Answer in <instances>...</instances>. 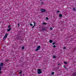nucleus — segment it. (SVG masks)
<instances>
[{
  "instance_id": "f257e3e1",
  "label": "nucleus",
  "mask_w": 76,
  "mask_h": 76,
  "mask_svg": "<svg viewBox=\"0 0 76 76\" xmlns=\"http://www.w3.org/2000/svg\"><path fill=\"white\" fill-rule=\"evenodd\" d=\"M8 28L9 29H7V31L8 32H9L10 31V30L12 29V28H11V26L10 25H9L8 26Z\"/></svg>"
},
{
  "instance_id": "f03ea898",
  "label": "nucleus",
  "mask_w": 76,
  "mask_h": 76,
  "mask_svg": "<svg viewBox=\"0 0 76 76\" xmlns=\"http://www.w3.org/2000/svg\"><path fill=\"white\" fill-rule=\"evenodd\" d=\"M37 73L38 74H41V73H42V71L41 69H38Z\"/></svg>"
},
{
  "instance_id": "7ed1b4c3",
  "label": "nucleus",
  "mask_w": 76,
  "mask_h": 76,
  "mask_svg": "<svg viewBox=\"0 0 76 76\" xmlns=\"http://www.w3.org/2000/svg\"><path fill=\"white\" fill-rule=\"evenodd\" d=\"M7 35H8V34H7V33L5 34L4 37H3L4 39V40L6 39V38L7 37Z\"/></svg>"
},
{
  "instance_id": "20e7f679",
  "label": "nucleus",
  "mask_w": 76,
  "mask_h": 76,
  "mask_svg": "<svg viewBox=\"0 0 76 76\" xmlns=\"http://www.w3.org/2000/svg\"><path fill=\"white\" fill-rule=\"evenodd\" d=\"M41 48V46H39L37 47V49L35 50L36 51H38V50H40V48Z\"/></svg>"
},
{
  "instance_id": "39448f33",
  "label": "nucleus",
  "mask_w": 76,
  "mask_h": 76,
  "mask_svg": "<svg viewBox=\"0 0 76 76\" xmlns=\"http://www.w3.org/2000/svg\"><path fill=\"white\" fill-rule=\"evenodd\" d=\"M46 30V28H45V27H42L41 29V31H45Z\"/></svg>"
},
{
  "instance_id": "423d86ee",
  "label": "nucleus",
  "mask_w": 76,
  "mask_h": 76,
  "mask_svg": "<svg viewBox=\"0 0 76 76\" xmlns=\"http://www.w3.org/2000/svg\"><path fill=\"white\" fill-rule=\"evenodd\" d=\"M33 23H34V25L33 27H31L32 28H34V27L35 26V25L36 24V23H35V22L34 21H33Z\"/></svg>"
},
{
  "instance_id": "0eeeda50",
  "label": "nucleus",
  "mask_w": 76,
  "mask_h": 76,
  "mask_svg": "<svg viewBox=\"0 0 76 76\" xmlns=\"http://www.w3.org/2000/svg\"><path fill=\"white\" fill-rule=\"evenodd\" d=\"M41 11L42 12H45V11H46V10H45V9H41Z\"/></svg>"
},
{
  "instance_id": "6e6552de",
  "label": "nucleus",
  "mask_w": 76,
  "mask_h": 76,
  "mask_svg": "<svg viewBox=\"0 0 76 76\" xmlns=\"http://www.w3.org/2000/svg\"><path fill=\"white\" fill-rule=\"evenodd\" d=\"M3 63L2 62L0 64V66L1 67H2V66H3Z\"/></svg>"
},
{
  "instance_id": "1a4fd4ad",
  "label": "nucleus",
  "mask_w": 76,
  "mask_h": 76,
  "mask_svg": "<svg viewBox=\"0 0 76 76\" xmlns=\"http://www.w3.org/2000/svg\"><path fill=\"white\" fill-rule=\"evenodd\" d=\"M59 16L60 17V18H61L62 16H63V15L61 14H59Z\"/></svg>"
},
{
  "instance_id": "9d476101",
  "label": "nucleus",
  "mask_w": 76,
  "mask_h": 76,
  "mask_svg": "<svg viewBox=\"0 0 76 76\" xmlns=\"http://www.w3.org/2000/svg\"><path fill=\"white\" fill-rule=\"evenodd\" d=\"M53 42V41L52 40H50V43H52V42Z\"/></svg>"
},
{
  "instance_id": "9b49d317",
  "label": "nucleus",
  "mask_w": 76,
  "mask_h": 76,
  "mask_svg": "<svg viewBox=\"0 0 76 76\" xmlns=\"http://www.w3.org/2000/svg\"><path fill=\"white\" fill-rule=\"evenodd\" d=\"M43 25H47V23H45V22H43L42 23Z\"/></svg>"
},
{
  "instance_id": "f8f14e48",
  "label": "nucleus",
  "mask_w": 76,
  "mask_h": 76,
  "mask_svg": "<svg viewBox=\"0 0 76 76\" xmlns=\"http://www.w3.org/2000/svg\"><path fill=\"white\" fill-rule=\"evenodd\" d=\"M53 58H56V56H53Z\"/></svg>"
},
{
  "instance_id": "ddd939ff",
  "label": "nucleus",
  "mask_w": 76,
  "mask_h": 76,
  "mask_svg": "<svg viewBox=\"0 0 76 76\" xmlns=\"http://www.w3.org/2000/svg\"><path fill=\"white\" fill-rule=\"evenodd\" d=\"M64 63L65 64H67V62L64 61Z\"/></svg>"
},
{
  "instance_id": "4468645a",
  "label": "nucleus",
  "mask_w": 76,
  "mask_h": 76,
  "mask_svg": "<svg viewBox=\"0 0 76 76\" xmlns=\"http://www.w3.org/2000/svg\"><path fill=\"white\" fill-rule=\"evenodd\" d=\"M54 72H52L51 75H54Z\"/></svg>"
},
{
  "instance_id": "2eb2a0df",
  "label": "nucleus",
  "mask_w": 76,
  "mask_h": 76,
  "mask_svg": "<svg viewBox=\"0 0 76 76\" xmlns=\"http://www.w3.org/2000/svg\"><path fill=\"white\" fill-rule=\"evenodd\" d=\"M22 71L20 70V72L19 73V74H22Z\"/></svg>"
},
{
  "instance_id": "dca6fc26",
  "label": "nucleus",
  "mask_w": 76,
  "mask_h": 76,
  "mask_svg": "<svg viewBox=\"0 0 76 76\" xmlns=\"http://www.w3.org/2000/svg\"><path fill=\"white\" fill-rule=\"evenodd\" d=\"M3 67L0 66V71L1 70V68H3Z\"/></svg>"
},
{
  "instance_id": "f3484780",
  "label": "nucleus",
  "mask_w": 76,
  "mask_h": 76,
  "mask_svg": "<svg viewBox=\"0 0 76 76\" xmlns=\"http://www.w3.org/2000/svg\"><path fill=\"white\" fill-rule=\"evenodd\" d=\"M24 48H25V47L24 46H23L22 47V50H23L24 49Z\"/></svg>"
},
{
  "instance_id": "a211bd4d",
  "label": "nucleus",
  "mask_w": 76,
  "mask_h": 76,
  "mask_svg": "<svg viewBox=\"0 0 76 76\" xmlns=\"http://www.w3.org/2000/svg\"><path fill=\"white\" fill-rule=\"evenodd\" d=\"M74 11H75V10H76V9L75 8H74L73 9Z\"/></svg>"
},
{
  "instance_id": "6ab92c4d",
  "label": "nucleus",
  "mask_w": 76,
  "mask_h": 76,
  "mask_svg": "<svg viewBox=\"0 0 76 76\" xmlns=\"http://www.w3.org/2000/svg\"><path fill=\"white\" fill-rule=\"evenodd\" d=\"M53 47V48H56V46L55 45H54Z\"/></svg>"
},
{
  "instance_id": "aec40b11",
  "label": "nucleus",
  "mask_w": 76,
  "mask_h": 76,
  "mask_svg": "<svg viewBox=\"0 0 76 76\" xmlns=\"http://www.w3.org/2000/svg\"><path fill=\"white\" fill-rule=\"evenodd\" d=\"M30 25L31 26H33V25H32V23H30Z\"/></svg>"
},
{
  "instance_id": "412c9836",
  "label": "nucleus",
  "mask_w": 76,
  "mask_h": 76,
  "mask_svg": "<svg viewBox=\"0 0 76 76\" xmlns=\"http://www.w3.org/2000/svg\"><path fill=\"white\" fill-rule=\"evenodd\" d=\"M18 25L19 26H20V23H18Z\"/></svg>"
},
{
  "instance_id": "4be33fe9",
  "label": "nucleus",
  "mask_w": 76,
  "mask_h": 76,
  "mask_svg": "<svg viewBox=\"0 0 76 76\" xmlns=\"http://www.w3.org/2000/svg\"><path fill=\"white\" fill-rule=\"evenodd\" d=\"M52 44L53 45H54V44H56V43L55 42H53V43H52Z\"/></svg>"
},
{
  "instance_id": "5701e85b",
  "label": "nucleus",
  "mask_w": 76,
  "mask_h": 76,
  "mask_svg": "<svg viewBox=\"0 0 76 76\" xmlns=\"http://www.w3.org/2000/svg\"><path fill=\"white\" fill-rule=\"evenodd\" d=\"M57 13H60V11H57Z\"/></svg>"
},
{
  "instance_id": "b1692460",
  "label": "nucleus",
  "mask_w": 76,
  "mask_h": 76,
  "mask_svg": "<svg viewBox=\"0 0 76 76\" xmlns=\"http://www.w3.org/2000/svg\"><path fill=\"white\" fill-rule=\"evenodd\" d=\"M46 20H48V17H46Z\"/></svg>"
},
{
  "instance_id": "393cba45",
  "label": "nucleus",
  "mask_w": 76,
  "mask_h": 76,
  "mask_svg": "<svg viewBox=\"0 0 76 76\" xmlns=\"http://www.w3.org/2000/svg\"><path fill=\"white\" fill-rule=\"evenodd\" d=\"M43 2H41V4H43Z\"/></svg>"
},
{
  "instance_id": "a878e982",
  "label": "nucleus",
  "mask_w": 76,
  "mask_h": 76,
  "mask_svg": "<svg viewBox=\"0 0 76 76\" xmlns=\"http://www.w3.org/2000/svg\"><path fill=\"white\" fill-rule=\"evenodd\" d=\"M50 30H52V29H53V28L50 27Z\"/></svg>"
},
{
  "instance_id": "bb28decb",
  "label": "nucleus",
  "mask_w": 76,
  "mask_h": 76,
  "mask_svg": "<svg viewBox=\"0 0 76 76\" xmlns=\"http://www.w3.org/2000/svg\"><path fill=\"white\" fill-rule=\"evenodd\" d=\"M9 61V60H7L5 61L6 62H7V61Z\"/></svg>"
},
{
  "instance_id": "cd10ccee",
  "label": "nucleus",
  "mask_w": 76,
  "mask_h": 76,
  "mask_svg": "<svg viewBox=\"0 0 76 76\" xmlns=\"http://www.w3.org/2000/svg\"><path fill=\"white\" fill-rule=\"evenodd\" d=\"M66 47H64V50H65V49H66Z\"/></svg>"
},
{
  "instance_id": "c85d7f7f",
  "label": "nucleus",
  "mask_w": 76,
  "mask_h": 76,
  "mask_svg": "<svg viewBox=\"0 0 76 76\" xmlns=\"http://www.w3.org/2000/svg\"><path fill=\"white\" fill-rule=\"evenodd\" d=\"M1 71H0V74H1Z\"/></svg>"
},
{
  "instance_id": "c756f323",
  "label": "nucleus",
  "mask_w": 76,
  "mask_h": 76,
  "mask_svg": "<svg viewBox=\"0 0 76 76\" xmlns=\"http://www.w3.org/2000/svg\"><path fill=\"white\" fill-rule=\"evenodd\" d=\"M64 68H66V66H64Z\"/></svg>"
},
{
  "instance_id": "7c9ffc66",
  "label": "nucleus",
  "mask_w": 76,
  "mask_h": 76,
  "mask_svg": "<svg viewBox=\"0 0 76 76\" xmlns=\"http://www.w3.org/2000/svg\"><path fill=\"white\" fill-rule=\"evenodd\" d=\"M60 64H58V65H60Z\"/></svg>"
},
{
  "instance_id": "2f4dec72",
  "label": "nucleus",
  "mask_w": 76,
  "mask_h": 76,
  "mask_svg": "<svg viewBox=\"0 0 76 76\" xmlns=\"http://www.w3.org/2000/svg\"><path fill=\"white\" fill-rule=\"evenodd\" d=\"M40 0V1H42V0Z\"/></svg>"
},
{
  "instance_id": "473e14b6",
  "label": "nucleus",
  "mask_w": 76,
  "mask_h": 76,
  "mask_svg": "<svg viewBox=\"0 0 76 76\" xmlns=\"http://www.w3.org/2000/svg\"><path fill=\"white\" fill-rule=\"evenodd\" d=\"M6 10H7V9H6Z\"/></svg>"
}]
</instances>
